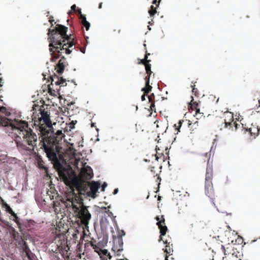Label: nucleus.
I'll return each instance as SVG.
<instances>
[{
  "instance_id": "6e6d98bb",
  "label": "nucleus",
  "mask_w": 260,
  "mask_h": 260,
  "mask_svg": "<svg viewBox=\"0 0 260 260\" xmlns=\"http://www.w3.org/2000/svg\"><path fill=\"white\" fill-rule=\"evenodd\" d=\"M94 124H95V123H91V127H94Z\"/></svg>"
},
{
  "instance_id": "58836bf2",
  "label": "nucleus",
  "mask_w": 260,
  "mask_h": 260,
  "mask_svg": "<svg viewBox=\"0 0 260 260\" xmlns=\"http://www.w3.org/2000/svg\"><path fill=\"white\" fill-rule=\"evenodd\" d=\"M49 21L50 22V23L51 24V26H53V22L54 21V20L53 19V17L51 16L49 17Z\"/></svg>"
},
{
  "instance_id": "c756f323",
  "label": "nucleus",
  "mask_w": 260,
  "mask_h": 260,
  "mask_svg": "<svg viewBox=\"0 0 260 260\" xmlns=\"http://www.w3.org/2000/svg\"><path fill=\"white\" fill-rule=\"evenodd\" d=\"M100 223L101 225H107V224L108 223V221H107L106 217H102L100 220Z\"/></svg>"
},
{
  "instance_id": "a878e982",
  "label": "nucleus",
  "mask_w": 260,
  "mask_h": 260,
  "mask_svg": "<svg viewBox=\"0 0 260 260\" xmlns=\"http://www.w3.org/2000/svg\"><path fill=\"white\" fill-rule=\"evenodd\" d=\"M163 242H164V244H167L166 246V249L165 250V252H166L167 254H170L172 252H173V250L172 248H171L169 246L170 243H168L167 241H163Z\"/></svg>"
},
{
  "instance_id": "aec40b11",
  "label": "nucleus",
  "mask_w": 260,
  "mask_h": 260,
  "mask_svg": "<svg viewBox=\"0 0 260 260\" xmlns=\"http://www.w3.org/2000/svg\"><path fill=\"white\" fill-rule=\"evenodd\" d=\"M221 248L222 252L224 253V256L222 257V260H237V257L233 254H226L225 253V249L223 245H221Z\"/></svg>"
},
{
  "instance_id": "c85d7f7f",
  "label": "nucleus",
  "mask_w": 260,
  "mask_h": 260,
  "mask_svg": "<svg viewBox=\"0 0 260 260\" xmlns=\"http://www.w3.org/2000/svg\"><path fill=\"white\" fill-rule=\"evenodd\" d=\"M92 248L94 250V251L100 254L101 251L103 250L100 248V247L98 245H94L92 247Z\"/></svg>"
},
{
  "instance_id": "f3484780",
  "label": "nucleus",
  "mask_w": 260,
  "mask_h": 260,
  "mask_svg": "<svg viewBox=\"0 0 260 260\" xmlns=\"http://www.w3.org/2000/svg\"><path fill=\"white\" fill-rule=\"evenodd\" d=\"M67 64L66 58L64 56H61L56 66L55 70H56V72L60 75L62 74L64 71L65 66Z\"/></svg>"
},
{
  "instance_id": "72a5a7b5",
  "label": "nucleus",
  "mask_w": 260,
  "mask_h": 260,
  "mask_svg": "<svg viewBox=\"0 0 260 260\" xmlns=\"http://www.w3.org/2000/svg\"><path fill=\"white\" fill-rule=\"evenodd\" d=\"M148 98L150 103L152 102H154V95L153 93H151L150 95H148Z\"/></svg>"
},
{
  "instance_id": "4c0bfd02",
  "label": "nucleus",
  "mask_w": 260,
  "mask_h": 260,
  "mask_svg": "<svg viewBox=\"0 0 260 260\" xmlns=\"http://www.w3.org/2000/svg\"><path fill=\"white\" fill-rule=\"evenodd\" d=\"M150 108L152 111L155 110L154 102L151 103Z\"/></svg>"
},
{
  "instance_id": "e433bc0d",
  "label": "nucleus",
  "mask_w": 260,
  "mask_h": 260,
  "mask_svg": "<svg viewBox=\"0 0 260 260\" xmlns=\"http://www.w3.org/2000/svg\"><path fill=\"white\" fill-rule=\"evenodd\" d=\"M161 0H154L152 2L153 4H155L156 7H158Z\"/></svg>"
},
{
  "instance_id": "7ed1b4c3",
  "label": "nucleus",
  "mask_w": 260,
  "mask_h": 260,
  "mask_svg": "<svg viewBox=\"0 0 260 260\" xmlns=\"http://www.w3.org/2000/svg\"><path fill=\"white\" fill-rule=\"evenodd\" d=\"M66 205L67 208L72 207L76 216L81 220L82 224L87 226L91 218V214L87 209L88 207L83 204V200L74 192L67 196Z\"/></svg>"
},
{
  "instance_id": "864d4df0",
  "label": "nucleus",
  "mask_w": 260,
  "mask_h": 260,
  "mask_svg": "<svg viewBox=\"0 0 260 260\" xmlns=\"http://www.w3.org/2000/svg\"><path fill=\"white\" fill-rule=\"evenodd\" d=\"M218 255H216V254H215V255L213 256V260L214 259V258H216V259L218 258Z\"/></svg>"
},
{
  "instance_id": "473e14b6",
  "label": "nucleus",
  "mask_w": 260,
  "mask_h": 260,
  "mask_svg": "<svg viewBox=\"0 0 260 260\" xmlns=\"http://www.w3.org/2000/svg\"><path fill=\"white\" fill-rule=\"evenodd\" d=\"M104 209L105 210V212L108 214V216L110 217L113 216L112 212L110 211L109 209H107L106 207H104Z\"/></svg>"
},
{
  "instance_id": "ddd939ff",
  "label": "nucleus",
  "mask_w": 260,
  "mask_h": 260,
  "mask_svg": "<svg viewBox=\"0 0 260 260\" xmlns=\"http://www.w3.org/2000/svg\"><path fill=\"white\" fill-rule=\"evenodd\" d=\"M123 244L122 238L120 237H117V239L113 241L112 250L117 255H119V252L123 250Z\"/></svg>"
},
{
  "instance_id": "052dcab7",
  "label": "nucleus",
  "mask_w": 260,
  "mask_h": 260,
  "mask_svg": "<svg viewBox=\"0 0 260 260\" xmlns=\"http://www.w3.org/2000/svg\"><path fill=\"white\" fill-rule=\"evenodd\" d=\"M258 13L260 14V7L259 8V9H258Z\"/></svg>"
},
{
  "instance_id": "37998d69",
  "label": "nucleus",
  "mask_w": 260,
  "mask_h": 260,
  "mask_svg": "<svg viewBox=\"0 0 260 260\" xmlns=\"http://www.w3.org/2000/svg\"><path fill=\"white\" fill-rule=\"evenodd\" d=\"M124 235H125V233H124V232L123 231H121V234H120V233H119V235H118V237H121V238H122V236H124Z\"/></svg>"
},
{
  "instance_id": "1a4fd4ad",
  "label": "nucleus",
  "mask_w": 260,
  "mask_h": 260,
  "mask_svg": "<svg viewBox=\"0 0 260 260\" xmlns=\"http://www.w3.org/2000/svg\"><path fill=\"white\" fill-rule=\"evenodd\" d=\"M58 173L59 177L65 182H68L71 179L74 174V172L71 169L66 168L61 166L59 168Z\"/></svg>"
},
{
  "instance_id": "412c9836",
  "label": "nucleus",
  "mask_w": 260,
  "mask_h": 260,
  "mask_svg": "<svg viewBox=\"0 0 260 260\" xmlns=\"http://www.w3.org/2000/svg\"><path fill=\"white\" fill-rule=\"evenodd\" d=\"M102 260H111L112 256L107 249H103L99 254ZM116 260H119L117 259Z\"/></svg>"
},
{
  "instance_id": "79ce46f5",
  "label": "nucleus",
  "mask_w": 260,
  "mask_h": 260,
  "mask_svg": "<svg viewBox=\"0 0 260 260\" xmlns=\"http://www.w3.org/2000/svg\"><path fill=\"white\" fill-rule=\"evenodd\" d=\"M107 184L106 183L104 182L102 185V191H104L105 188L107 186Z\"/></svg>"
},
{
  "instance_id": "a18cd8bd",
  "label": "nucleus",
  "mask_w": 260,
  "mask_h": 260,
  "mask_svg": "<svg viewBox=\"0 0 260 260\" xmlns=\"http://www.w3.org/2000/svg\"><path fill=\"white\" fill-rule=\"evenodd\" d=\"M203 116V117H205V116H203V113H201L200 114H199L198 116L197 117V119H198L200 118L201 117Z\"/></svg>"
},
{
  "instance_id": "f03ea898",
  "label": "nucleus",
  "mask_w": 260,
  "mask_h": 260,
  "mask_svg": "<svg viewBox=\"0 0 260 260\" xmlns=\"http://www.w3.org/2000/svg\"><path fill=\"white\" fill-rule=\"evenodd\" d=\"M68 27L57 24L54 28L48 29V40L49 42V51L52 55L51 61H55L61 56L62 51L66 54H70L75 49L74 38L71 34L67 35Z\"/></svg>"
},
{
  "instance_id": "a211bd4d",
  "label": "nucleus",
  "mask_w": 260,
  "mask_h": 260,
  "mask_svg": "<svg viewBox=\"0 0 260 260\" xmlns=\"http://www.w3.org/2000/svg\"><path fill=\"white\" fill-rule=\"evenodd\" d=\"M37 162L38 167L40 170L44 171L46 176H49L48 168L45 165V162L40 156L37 157Z\"/></svg>"
},
{
  "instance_id": "f8f14e48",
  "label": "nucleus",
  "mask_w": 260,
  "mask_h": 260,
  "mask_svg": "<svg viewBox=\"0 0 260 260\" xmlns=\"http://www.w3.org/2000/svg\"><path fill=\"white\" fill-rule=\"evenodd\" d=\"M93 176L92 170L90 167L84 166L81 170L79 177V180H88L91 179Z\"/></svg>"
},
{
  "instance_id": "9d476101",
  "label": "nucleus",
  "mask_w": 260,
  "mask_h": 260,
  "mask_svg": "<svg viewBox=\"0 0 260 260\" xmlns=\"http://www.w3.org/2000/svg\"><path fill=\"white\" fill-rule=\"evenodd\" d=\"M155 219L157 221L156 224L158 226L160 233L158 242H160L161 241H163L162 236L166 234L168 228L166 225L165 220L163 215H161L160 218H159V216H156Z\"/></svg>"
},
{
  "instance_id": "bf43d9fd",
  "label": "nucleus",
  "mask_w": 260,
  "mask_h": 260,
  "mask_svg": "<svg viewBox=\"0 0 260 260\" xmlns=\"http://www.w3.org/2000/svg\"><path fill=\"white\" fill-rule=\"evenodd\" d=\"M258 104H259L258 107H260V101L258 100Z\"/></svg>"
},
{
  "instance_id": "bb28decb",
  "label": "nucleus",
  "mask_w": 260,
  "mask_h": 260,
  "mask_svg": "<svg viewBox=\"0 0 260 260\" xmlns=\"http://www.w3.org/2000/svg\"><path fill=\"white\" fill-rule=\"evenodd\" d=\"M156 7H154L153 6L150 7L148 13L151 17H153L157 12Z\"/></svg>"
},
{
  "instance_id": "cd10ccee",
  "label": "nucleus",
  "mask_w": 260,
  "mask_h": 260,
  "mask_svg": "<svg viewBox=\"0 0 260 260\" xmlns=\"http://www.w3.org/2000/svg\"><path fill=\"white\" fill-rule=\"evenodd\" d=\"M145 67L146 72L148 75V77H150V75L152 73V72L151 70V64L149 63L148 64H146Z\"/></svg>"
},
{
  "instance_id": "8fccbe9b",
  "label": "nucleus",
  "mask_w": 260,
  "mask_h": 260,
  "mask_svg": "<svg viewBox=\"0 0 260 260\" xmlns=\"http://www.w3.org/2000/svg\"><path fill=\"white\" fill-rule=\"evenodd\" d=\"M77 12L78 13V14H79V15L82 14L81 10V9H78V10H77Z\"/></svg>"
},
{
  "instance_id": "20e7f679",
  "label": "nucleus",
  "mask_w": 260,
  "mask_h": 260,
  "mask_svg": "<svg viewBox=\"0 0 260 260\" xmlns=\"http://www.w3.org/2000/svg\"><path fill=\"white\" fill-rule=\"evenodd\" d=\"M15 126L20 131L19 134L22 136L23 141L27 143L30 148L20 141L16 142L17 147L23 150H33L37 145L38 137L32 130L28 127L27 122L23 120L16 121Z\"/></svg>"
},
{
  "instance_id": "6ab92c4d",
  "label": "nucleus",
  "mask_w": 260,
  "mask_h": 260,
  "mask_svg": "<svg viewBox=\"0 0 260 260\" xmlns=\"http://www.w3.org/2000/svg\"><path fill=\"white\" fill-rule=\"evenodd\" d=\"M249 132L252 136L254 138L257 136L260 132V127L256 124H251V126L248 128Z\"/></svg>"
},
{
  "instance_id": "423d86ee",
  "label": "nucleus",
  "mask_w": 260,
  "mask_h": 260,
  "mask_svg": "<svg viewBox=\"0 0 260 260\" xmlns=\"http://www.w3.org/2000/svg\"><path fill=\"white\" fill-rule=\"evenodd\" d=\"M223 118L225 127H229L232 130H237L241 126L240 124L234 121L233 115L231 112L223 113Z\"/></svg>"
},
{
  "instance_id": "3c124183",
  "label": "nucleus",
  "mask_w": 260,
  "mask_h": 260,
  "mask_svg": "<svg viewBox=\"0 0 260 260\" xmlns=\"http://www.w3.org/2000/svg\"><path fill=\"white\" fill-rule=\"evenodd\" d=\"M2 78H0V87H2L3 86V82H2Z\"/></svg>"
},
{
  "instance_id": "c9c22d12",
  "label": "nucleus",
  "mask_w": 260,
  "mask_h": 260,
  "mask_svg": "<svg viewBox=\"0 0 260 260\" xmlns=\"http://www.w3.org/2000/svg\"><path fill=\"white\" fill-rule=\"evenodd\" d=\"M79 18L82 20V23L86 21V17L83 14L80 15Z\"/></svg>"
},
{
  "instance_id": "ea45409f",
  "label": "nucleus",
  "mask_w": 260,
  "mask_h": 260,
  "mask_svg": "<svg viewBox=\"0 0 260 260\" xmlns=\"http://www.w3.org/2000/svg\"><path fill=\"white\" fill-rule=\"evenodd\" d=\"M150 171L152 172L153 175L155 174V167H150Z\"/></svg>"
},
{
  "instance_id": "13d9d810",
  "label": "nucleus",
  "mask_w": 260,
  "mask_h": 260,
  "mask_svg": "<svg viewBox=\"0 0 260 260\" xmlns=\"http://www.w3.org/2000/svg\"><path fill=\"white\" fill-rule=\"evenodd\" d=\"M165 260H168L167 255L166 256Z\"/></svg>"
},
{
  "instance_id": "f704fd0d",
  "label": "nucleus",
  "mask_w": 260,
  "mask_h": 260,
  "mask_svg": "<svg viewBox=\"0 0 260 260\" xmlns=\"http://www.w3.org/2000/svg\"><path fill=\"white\" fill-rule=\"evenodd\" d=\"M88 242L89 243V244H90L91 247H92L94 245L96 244V241L93 238H92L91 241H88Z\"/></svg>"
},
{
  "instance_id": "4be33fe9",
  "label": "nucleus",
  "mask_w": 260,
  "mask_h": 260,
  "mask_svg": "<svg viewBox=\"0 0 260 260\" xmlns=\"http://www.w3.org/2000/svg\"><path fill=\"white\" fill-rule=\"evenodd\" d=\"M146 86L142 89V91H144L145 94H148L152 89V86L149 85V77H146L145 78Z\"/></svg>"
},
{
  "instance_id": "b1692460",
  "label": "nucleus",
  "mask_w": 260,
  "mask_h": 260,
  "mask_svg": "<svg viewBox=\"0 0 260 260\" xmlns=\"http://www.w3.org/2000/svg\"><path fill=\"white\" fill-rule=\"evenodd\" d=\"M5 207H6V211L8 213L11 214L12 216H14L15 218V221L17 222L16 220L18 218V217H17L16 214H15L14 213V212L13 211V210L11 209V208L10 207V206L8 205V204H5Z\"/></svg>"
},
{
  "instance_id": "5fc2aeb1",
  "label": "nucleus",
  "mask_w": 260,
  "mask_h": 260,
  "mask_svg": "<svg viewBox=\"0 0 260 260\" xmlns=\"http://www.w3.org/2000/svg\"><path fill=\"white\" fill-rule=\"evenodd\" d=\"M102 3H100L99 6V8L101 9L102 8Z\"/></svg>"
},
{
  "instance_id": "7c9ffc66",
  "label": "nucleus",
  "mask_w": 260,
  "mask_h": 260,
  "mask_svg": "<svg viewBox=\"0 0 260 260\" xmlns=\"http://www.w3.org/2000/svg\"><path fill=\"white\" fill-rule=\"evenodd\" d=\"M157 154L155 155V159L157 161L159 159H162L163 161H164V156L162 153L159 154L157 152H156Z\"/></svg>"
},
{
  "instance_id": "6e6552de",
  "label": "nucleus",
  "mask_w": 260,
  "mask_h": 260,
  "mask_svg": "<svg viewBox=\"0 0 260 260\" xmlns=\"http://www.w3.org/2000/svg\"><path fill=\"white\" fill-rule=\"evenodd\" d=\"M18 244L22 250V256L24 260H35V255L31 251L25 241L21 238V240L18 242Z\"/></svg>"
},
{
  "instance_id": "9b49d317",
  "label": "nucleus",
  "mask_w": 260,
  "mask_h": 260,
  "mask_svg": "<svg viewBox=\"0 0 260 260\" xmlns=\"http://www.w3.org/2000/svg\"><path fill=\"white\" fill-rule=\"evenodd\" d=\"M184 123V124L188 126L189 128L190 131L193 132L194 129H197L199 126V122L198 121H196L194 122H191L190 120H180L178 122L177 124H175L174 126L175 127L176 129H177L178 132H180V129L182 127V124Z\"/></svg>"
},
{
  "instance_id": "680f3d73",
  "label": "nucleus",
  "mask_w": 260,
  "mask_h": 260,
  "mask_svg": "<svg viewBox=\"0 0 260 260\" xmlns=\"http://www.w3.org/2000/svg\"><path fill=\"white\" fill-rule=\"evenodd\" d=\"M7 125H8V123H7L5 124V126H7Z\"/></svg>"
},
{
  "instance_id": "603ef678",
  "label": "nucleus",
  "mask_w": 260,
  "mask_h": 260,
  "mask_svg": "<svg viewBox=\"0 0 260 260\" xmlns=\"http://www.w3.org/2000/svg\"><path fill=\"white\" fill-rule=\"evenodd\" d=\"M194 86V85H193V86L191 85V87H192V90L193 92H196V90H197V89H196L194 87H193Z\"/></svg>"
},
{
  "instance_id": "39448f33",
  "label": "nucleus",
  "mask_w": 260,
  "mask_h": 260,
  "mask_svg": "<svg viewBox=\"0 0 260 260\" xmlns=\"http://www.w3.org/2000/svg\"><path fill=\"white\" fill-rule=\"evenodd\" d=\"M211 152H207L200 156V160L205 162L207 161V166L205 175V189L206 194L212 200L215 197L214 190L213 186L212 179L213 171L212 167V161L210 162Z\"/></svg>"
},
{
  "instance_id": "49530a36",
  "label": "nucleus",
  "mask_w": 260,
  "mask_h": 260,
  "mask_svg": "<svg viewBox=\"0 0 260 260\" xmlns=\"http://www.w3.org/2000/svg\"><path fill=\"white\" fill-rule=\"evenodd\" d=\"M145 94H145V93H144V94L143 95H142V96H141V100H142V101H145Z\"/></svg>"
},
{
  "instance_id": "0eeeda50",
  "label": "nucleus",
  "mask_w": 260,
  "mask_h": 260,
  "mask_svg": "<svg viewBox=\"0 0 260 260\" xmlns=\"http://www.w3.org/2000/svg\"><path fill=\"white\" fill-rule=\"evenodd\" d=\"M75 186L77 189V196L85 195L88 196V192L89 191L90 182L83 180H78L75 182ZM76 194V193H75Z\"/></svg>"
},
{
  "instance_id": "de8ad7c7",
  "label": "nucleus",
  "mask_w": 260,
  "mask_h": 260,
  "mask_svg": "<svg viewBox=\"0 0 260 260\" xmlns=\"http://www.w3.org/2000/svg\"><path fill=\"white\" fill-rule=\"evenodd\" d=\"M80 51L81 52H82L83 53H85V49L84 48H80Z\"/></svg>"
},
{
  "instance_id": "4468645a",
  "label": "nucleus",
  "mask_w": 260,
  "mask_h": 260,
  "mask_svg": "<svg viewBox=\"0 0 260 260\" xmlns=\"http://www.w3.org/2000/svg\"><path fill=\"white\" fill-rule=\"evenodd\" d=\"M51 85L55 84L56 85L66 86V80L63 79L62 77H59L58 76L54 75L53 76L51 77ZM48 89L49 92L51 91L50 85H49Z\"/></svg>"
},
{
  "instance_id": "2f4dec72",
  "label": "nucleus",
  "mask_w": 260,
  "mask_h": 260,
  "mask_svg": "<svg viewBox=\"0 0 260 260\" xmlns=\"http://www.w3.org/2000/svg\"><path fill=\"white\" fill-rule=\"evenodd\" d=\"M82 24L86 28V30H88L89 29L90 25V23L89 22L86 21L85 22H83Z\"/></svg>"
},
{
  "instance_id": "393cba45",
  "label": "nucleus",
  "mask_w": 260,
  "mask_h": 260,
  "mask_svg": "<svg viewBox=\"0 0 260 260\" xmlns=\"http://www.w3.org/2000/svg\"><path fill=\"white\" fill-rule=\"evenodd\" d=\"M149 55H150V53H147V52L146 51V54L145 55L144 58L141 60V62L142 64H144L145 66L146 65V64H148L149 63V62L151 61L150 60L148 59V56Z\"/></svg>"
},
{
  "instance_id": "4d7b16f0",
  "label": "nucleus",
  "mask_w": 260,
  "mask_h": 260,
  "mask_svg": "<svg viewBox=\"0 0 260 260\" xmlns=\"http://www.w3.org/2000/svg\"><path fill=\"white\" fill-rule=\"evenodd\" d=\"M160 199H161V197L158 196V201L160 200Z\"/></svg>"
},
{
  "instance_id": "a19ab883",
  "label": "nucleus",
  "mask_w": 260,
  "mask_h": 260,
  "mask_svg": "<svg viewBox=\"0 0 260 260\" xmlns=\"http://www.w3.org/2000/svg\"><path fill=\"white\" fill-rule=\"evenodd\" d=\"M71 10L74 12L76 11V5H73L71 6Z\"/></svg>"
},
{
  "instance_id": "2eb2a0df",
  "label": "nucleus",
  "mask_w": 260,
  "mask_h": 260,
  "mask_svg": "<svg viewBox=\"0 0 260 260\" xmlns=\"http://www.w3.org/2000/svg\"><path fill=\"white\" fill-rule=\"evenodd\" d=\"M63 243L61 242L59 245H57L55 250H52L55 253H60L62 256L68 254V250L69 249L68 246L66 244L64 241Z\"/></svg>"
},
{
  "instance_id": "dca6fc26",
  "label": "nucleus",
  "mask_w": 260,
  "mask_h": 260,
  "mask_svg": "<svg viewBox=\"0 0 260 260\" xmlns=\"http://www.w3.org/2000/svg\"><path fill=\"white\" fill-rule=\"evenodd\" d=\"M100 184L98 182L92 181L90 182L89 191L88 192V196L93 198H95L96 193L97 192Z\"/></svg>"
},
{
  "instance_id": "09e8293b",
  "label": "nucleus",
  "mask_w": 260,
  "mask_h": 260,
  "mask_svg": "<svg viewBox=\"0 0 260 260\" xmlns=\"http://www.w3.org/2000/svg\"><path fill=\"white\" fill-rule=\"evenodd\" d=\"M118 191V188H116L114 190V191H113V194H116Z\"/></svg>"
},
{
  "instance_id": "5701e85b",
  "label": "nucleus",
  "mask_w": 260,
  "mask_h": 260,
  "mask_svg": "<svg viewBox=\"0 0 260 260\" xmlns=\"http://www.w3.org/2000/svg\"><path fill=\"white\" fill-rule=\"evenodd\" d=\"M190 107L192 110L196 111V116H198L199 114H200V109L198 107V103L197 102H193L192 100L190 104Z\"/></svg>"
},
{
  "instance_id": "f257e3e1",
  "label": "nucleus",
  "mask_w": 260,
  "mask_h": 260,
  "mask_svg": "<svg viewBox=\"0 0 260 260\" xmlns=\"http://www.w3.org/2000/svg\"><path fill=\"white\" fill-rule=\"evenodd\" d=\"M41 117L35 121L36 129L39 130L40 143L39 146L46 153L49 159L54 163L58 162L57 154L59 153L61 147L60 142L64 137L61 130H57L54 133L52 124L50 118V113L45 110L40 109Z\"/></svg>"
},
{
  "instance_id": "c03bdc74",
  "label": "nucleus",
  "mask_w": 260,
  "mask_h": 260,
  "mask_svg": "<svg viewBox=\"0 0 260 260\" xmlns=\"http://www.w3.org/2000/svg\"><path fill=\"white\" fill-rule=\"evenodd\" d=\"M84 245H85V248L86 249H87L89 246H90V244H89V243L88 242H86L85 243Z\"/></svg>"
}]
</instances>
